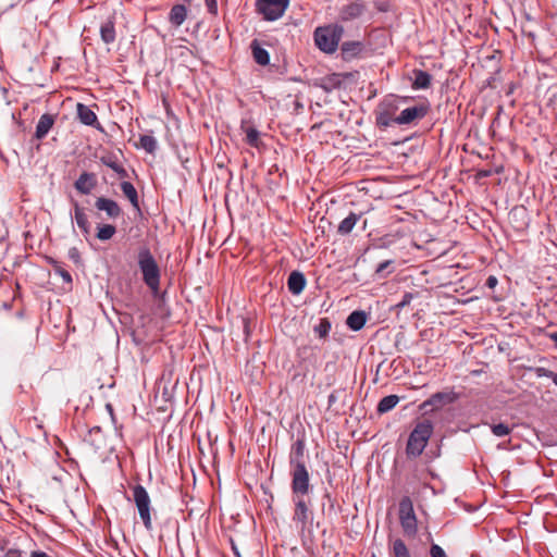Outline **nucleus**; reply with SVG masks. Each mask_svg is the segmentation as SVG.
<instances>
[{"label":"nucleus","mask_w":557,"mask_h":557,"mask_svg":"<svg viewBox=\"0 0 557 557\" xmlns=\"http://www.w3.org/2000/svg\"><path fill=\"white\" fill-rule=\"evenodd\" d=\"M289 4V0H281V16Z\"/></svg>","instance_id":"nucleus-46"},{"label":"nucleus","mask_w":557,"mask_h":557,"mask_svg":"<svg viewBox=\"0 0 557 557\" xmlns=\"http://www.w3.org/2000/svg\"><path fill=\"white\" fill-rule=\"evenodd\" d=\"M399 143H400V141H398V140L393 141V144H394V145H397V144H399Z\"/></svg>","instance_id":"nucleus-50"},{"label":"nucleus","mask_w":557,"mask_h":557,"mask_svg":"<svg viewBox=\"0 0 557 557\" xmlns=\"http://www.w3.org/2000/svg\"><path fill=\"white\" fill-rule=\"evenodd\" d=\"M362 213L350 212L338 225L337 233L339 235H348L357 222L361 219Z\"/></svg>","instance_id":"nucleus-20"},{"label":"nucleus","mask_w":557,"mask_h":557,"mask_svg":"<svg viewBox=\"0 0 557 557\" xmlns=\"http://www.w3.org/2000/svg\"><path fill=\"white\" fill-rule=\"evenodd\" d=\"M121 189L131 203L138 209V195L134 185L129 182H122Z\"/></svg>","instance_id":"nucleus-27"},{"label":"nucleus","mask_w":557,"mask_h":557,"mask_svg":"<svg viewBox=\"0 0 557 557\" xmlns=\"http://www.w3.org/2000/svg\"><path fill=\"white\" fill-rule=\"evenodd\" d=\"M30 557H50V556L45 552L34 550V552H32Z\"/></svg>","instance_id":"nucleus-45"},{"label":"nucleus","mask_w":557,"mask_h":557,"mask_svg":"<svg viewBox=\"0 0 557 557\" xmlns=\"http://www.w3.org/2000/svg\"><path fill=\"white\" fill-rule=\"evenodd\" d=\"M388 549L391 557H411L407 544L401 539L389 540Z\"/></svg>","instance_id":"nucleus-17"},{"label":"nucleus","mask_w":557,"mask_h":557,"mask_svg":"<svg viewBox=\"0 0 557 557\" xmlns=\"http://www.w3.org/2000/svg\"><path fill=\"white\" fill-rule=\"evenodd\" d=\"M331 331V322L327 318H323L320 320L319 324L314 326V333L320 338H325Z\"/></svg>","instance_id":"nucleus-32"},{"label":"nucleus","mask_w":557,"mask_h":557,"mask_svg":"<svg viewBox=\"0 0 557 557\" xmlns=\"http://www.w3.org/2000/svg\"><path fill=\"white\" fill-rule=\"evenodd\" d=\"M545 335L555 343V346L557 348V332H547Z\"/></svg>","instance_id":"nucleus-44"},{"label":"nucleus","mask_w":557,"mask_h":557,"mask_svg":"<svg viewBox=\"0 0 557 557\" xmlns=\"http://www.w3.org/2000/svg\"><path fill=\"white\" fill-rule=\"evenodd\" d=\"M289 473L292 476V488L300 492L307 488V483H310V478L306 467L304 438H297L290 447Z\"/></svg>","instance_id":"nucleus-1"},{"label":"nucleus","mask_w":557,"mask_h":557,"mask_svg":"<svg viewBox=\"0 0 557 557\" xmlns=\"http://www.w3.org/2000/svg\"><path fill=\"white\" fill-rule=\"evenodd\" d=\"M394 263L393 260H385L377 264L375 275L380 278L386 277L385 271Z\"/></svg>","instance_id":"nucleus-38"},{"label":"nucleus","mask_w":557,"mask_h":557,"mask_svg":"<svg viewBox=\"0 0 557 557\" xmlns=\"http://www.w3.org/2000/svg\"><path fill=\"white\" fill-rule=\"evenodd\" d=\"M534 371H535V374L537 377H548L557 386V373L556 372H554L549 369L543 368V367H537V368H535Z\"/></svg>","instance_id":"nucleus-33"},{"label":"nucleus","mask_w":557,"mask_h":557,"mask_svg":"<svg viewBox=\"0 0 557 557\" xmlns=\"http://www.w3.org/2000/svg\"><path fill=\"white\" fill-rule=\"evenodd\" d=\"M133 491V499L137 507L139 517L145 525V528L150 531L152 529V520H151V502L148 492L143 485H135L132 488Z\"/></svg>","instance_id":"nucleus-8"},{"label":"nucleus","mask_w":557,"mask_h":557,"mask_svg":"<svg viewBox=\"0 0 557 557\" xmlns=\"http://www.w3.org/2000/svg\"><path fill=\"white\" fill-rule=\"evenodd\" d=\"M138 267L145 284L152 293H158L160 287V269L148 248H141L138 252Z\"/></svg>","instance_id":"nucleus-3"},{"label":"nucleus","mask_w":557,"mask_h":557,"mask_svg":"<svg viewBox=\"0 0 557 557\" xmlns=\"http://www.w3.org/2000/svg\"><path fill=\"white\" fill-rule=\"evenodd\" d=\"M310 483H307V488L301 492L292 488L293 502L295 505L293 521L301 531L308 527L312 519V512L309 509L308 503L305 500V496L310 492Z\"/></svg>","instance_id":"nucleus-6"},{"label":"nucleus","mask_w":557,"mask_h":557,"mask_svg":"<svg viewBox=\"0 0 557 557\" xmlns=\"http://www.w3.org/2000/svg\"><path fill=\"white\" fill-rule=\"evenodd\" d=\"M69 257L75 263H78L81 261V256H79V252H78V250L76 248H71L69 250Z\"/></svg>","instance_id":"nucleus-42"},{"label":"nucleus","mask_w":557,"mask_h":557,"mask_svg":"<svg viewBox=\"0 0 557 557\" xmlns=\"http://www.w3.org/2000/svg\"><path fill=\"white\" fill-rule=\"evenodd\" d=\"M206 5H207L208 11L212 15H216L218 14V3H216V0H206Z\"/></svg>","instance_id":"nucleus-41"},{"label":"nucleus","mask_w":557,"mask_h":557,"mask_svg":"<svg viewBox=\"0 0 557 557\" xmlns=\"http://www.w3.org/2000/svg\"><path fill=\"white\" fill-rule=\"evenodd\" d=\"M137 149H144L148 153H153L157 149V141H134Z\"/></svg>","instance_id":"nucleus-36"},{"label":"nucleus","mask_w":557,"mask_h":557,"mask_svg":"<svg viewBox=\"0 0 557 557\" xmlns=\"http://www.w3.org/2000/svg\"><path fill=\"white\" fill-rule=\"evenodd\" d=\"M96 185L97 180L95 174L87 172L83 173L74 184L76 190L84 195L90 194Z\"/></svg>","instance_id":"nucleus-16"},{"label":"nucleus","mask_w":557,"mask_h":557,"mask_svg":"<svg viewBox=\"0 0 557 557\" xmlns=\"http://www.w3.org/2000/svg\"><path fill=\"white\" fill-rule=\"evenodd\" d=\"M329 400H330V403H331V401H334V396H333V395H331V396H330V398H329Z\"/></svg>","instance_id":"nucleus-49"},{"label":"nucleus","mask_w":557,"mask_h":557,"mask_svg":"<svg viewBox=\"0 0 557 557\" xmlns=\"http://www.w3.org/2000/svg\"><path fill=\"white\" fill-rule=\"evenodd\" d=\"M251 49H252L253 59L258 64H260V65L269 64V62H270L269 52L265 49L261 48L256 40L251 44Z\"/></svg>","instance_id":"nucleus-26"},{"label":"nucleus","mask_w":557,"mask_h":557,"mask_svg":"<svg viewBox=\"0 0 557 557\" xmlns=\"http://www.w3.org/2000/svg\"><path fill=\"white\" fill-rule=\"evenodd\" d=\"M344 34L343 26L338 24L318 27L314 32V41L320 50L325 53H333Z\"/></svg>","instance_id":"nucleus-5"},{"label":"nucleus","mask_w":557,"mask_h":557,"mask_svg":"<svg viewBox=\"0 0 557 557\" xmlns=\"http://www.w3.org/2000/svg\"><path fill=\"white\" fill-rule=\"evenodd\" d=\"M362 51V44L360 41H346L342 45V53L345 59L356 57Z\"/></svg>","instance_id":"nucleus-25"},{"label":"nucleus","mask_w":557,"mask_h":557,"mask_svg":"<svg viewBox=\"0 0 557 557\" xmlns=\"http://www.w3.org/2000/svg\"><path fill=\"white\" fill-rule=\"evenodd\" d=\"M491 430H492V433L498 437L506 436V435L510 434V432H511V428L505 423L493 424L491 426Z\"/></svg>","instance_id":"nucleus-34"},{"label":"nucleus","mask_w":557,"mask_h":557,"mask_svg":"<svg viewBox=\"0 0 557 557\" xmlns=\"http://www.w3.org/2000/svg\"><path fill=\"white\" fill-rule=\"evenodd\" d=\"M431 84V75L424 71H414V81L412 87L414 89H425Z\"/></svg>","instance_id":"nucleus-28"},{"label":"nucleus","mask_w":557,"mask_h":557,"mask_svg":"<svg viewBox=\"0 0 557 557\" xmlns=\"http://www.w3.org/2000/svg\"><path fill=\"white\" fill-rule=\"evenodd\" d=\"M95 206L98 210L104 211L107 213L108 218H110V219H116L122 213L121 208L117 205V202L112 199H109V198L99 197L96 200Z\"/></svg>","instance_id":"nucleus-14"},{"label":"nucleus","mask_w":557,"mask_h":557,"mask_svg":"<svg viewBox=\"0 0 557 557\" xmlns=\"http://www.w3.org/2000/svg\"><path fill=\"white\" fill-rule=\"evenodd\" d=\"M272 481V478L270 479ZM273 483L270 482L269 484H262L261 488L263 491V496L260 498V510L263 516H265L271 521H276L275 511L273 508L274 503V495L271 492Z\"/></svg>","instance_id":"nucleus-11"},{"label":"nucleus","mask_w":557,"mask_h":557,"mask_svg":"<svg viewBox=\"0 0 557 557\" xmlns=\"http://www.w3.org/2000/svg\"><path fill=\"white\" fill-rule=\"evenodd\" d=\"M247 139H256V132L253 129H251L248 135H247Z\"/></svg>","instance_id":"nucleus-47"},{"label":"nucleus","mask_w":557,"mask_h":557,"mask_svg":"<svg viewBox=\"0 0 557 557\" xmlns=\"http://www.w3.org/2000/svg\"><path fill=\"white\" fill-rule=\"evenodd\" d=\"M372 557H375V556H372Z\"/></svg>","instance_id":"nucleus-51"},{"label":"nucleus","mask_w":557,"mask_h":557,"mask_svg":"<svg viewBox=\"0 0 557 557\" xmlns=\"http://www.w3.org/2000/svg\"><path fill=\"white\" fill-rule=\"evenodd\" d=\"M115 232H116V228L114 225H111V224L99 225L98 232H97V238L99 240H103V242L109 240L114 236Z\"/></svg>","instance_id":"nucleus-30"},{"label":"nucleus","mask_w":557,"mask_h":557,"mask_svg":"<svg viewBox=\"0 0 557 557\" xmlns=\"http://www.w3.org/2000/svg\"><path fill=\"white\" fill-rule=\"evenodd\" d=\"M100 35L102 40L106 44H111L115 40V32H114V25L112 22L108 21L104 24L101 25L100 28Z\"/></svg>","instance_id":"nucleus-29"},{"label":"nucleus","mask_w":557,"mask_h":557,"mask_svg":"<svg viewBox=\"0 0 557 557\" xmlns=\"http://www.w3.org/2000/svg\"><path fill=\"white\" fill-rule=\"evenodd\" d=\"M52 264H53L54 273L57 275H60L65 283L71 284L72 283V276H71L70 272L66 271L65 269H63L61 267V264L59 262H57V261H53Z\"/></svg>","instance_id":"nucleus-35"},{"label":"nucleus","mask_w":557,"mask_h":557,"mask_svg":"<svg viewBox=\"0 0 557 557\" xmlns=\"http://www.w3.org/2000/svg\"><path fill=\"white\" fill-rule=\"evenodd\" d=\"M140 139H141V140H145V139H152V138H151V137H149V136H143V137H140Z\"/></svg>","instance_id":"nucleus-48"},{"label":"nucleus","mask_w":557,"mask_h":557,"mask_svg":"<svg viewBox=\"0 0 557 557\" xmlns=\"http://www.w3.org/2000/svg\"><path fill=\"white\" fill-rule=\"evenodd\" d=\"M101 161L103 162V164L108 165L114 172H116L120 177H126L127 176V173H126L125 169L116 160H114L112 157H102Z\"/></svg>","instance_id":"nucleus-31"},{"label":"nucleus","mask_w":557,"mask_h":557,"mask_svg":"<svg viewBox=\"0 0 557 557\" xmlns=\"http://www.w3.org/2000/svg\"><path fill=\"white\" fill-rule=\"evenodd\" d=\"M433 430L434 425L429 419H423L414 425L406 445V455L408 458H417L423 453L433 434Z\"/></svg>","instance_id":"nucleus-2"},{"label":"nucleus","mask_w":557,"mask_h":557,"mask_svg":"<svg viewBox=\"0 0 557 557\" xmlns=\"http://www.w3.org/2000/svg\"><path fill=\"white\" fill-rule=\"evenodd\" d=\"M412 299H413V295L411 293H405L403 295L401 300L396 305V307L403 309L406 306L410 305Z\"/></svg>","instance_id":"nucleus-40"},{"label":"nucleus","mask_w":557,"mask_h":557,"mask_svg":"<svg viewBox=\"0 0 557 557\" xmlns=\"http://www.w3.org/2000/svg\"><path fill=\"white\" fill-rule=\"evenodd\" d=\"M76 114L78 120L85 125H95L97 123L96 113L86 104L77 103Z\"/></svg>","instance_id":"nucleus-18"},{"label":"nucleus","mask_w":557,"mask_h":557,"mask_svg":"<svg viewBox=\"0 0 557 557\" xmlns=\"http://www.w3.org/2000/svg\"><path fill=\"white\" fill-rule=\"evenodd\" d=\"M498 281L495 276L491 275L487 277L485 285L488 288H494L497 285Z\"/></svg>","instance_id":"nucleus-43"},{"label":"nucleus","mask_w":557,"mask_h":557,"mask_svg":"<svg viewBox=\"0 0 557 557\" xmlns=\"http://www.w3.org/2000/svg\"><path fill=\"white\" fill-rule=\"evenodd\" d=\"M74 219L82 233L87 236L90 232V224L84 208L78 203H75L74 206Z\"/></svg>","instance_id":"nucleus-19"},{"label":"nucleus","mask_w":557,"mask_h":557,"mask_svg":"<svg viewBox=\"0 0 557 557\" xmlns=\"http://www.w3.org/2000/svg\"><path fill=\"white\" fill-rule=\"evenodd\" d=\"M398 516L404 534L408 537H414L418 533V520L413 503L409 496H404L400 499Z\"/></svg>","instance_id":"nucleus-7"},{"label":"nucleus","mask_w":557,"mask_h":557,"mask_svg":"<svg viewBox=\"0 0 557 557\" xmlns=\"http://www.w3.org/2000/svg\"><path fill=\"white\" fill-rule=\"evenodd\" d=\"M462 150L475 154L482 160H490L495 157L494 148L488 141H465Z\"/></svg>","instance_id":"nucleus-10"},{"label":"nucleus","mask_w":557,"mask_h":557,"mask_svg":"<svg viewBox=\"0 0 557 557\" xmlns=\"http://www.w3.org/2000/svg\"><path fill=\"white\" fill-rule=\"evenodd\" d=\"M307 280L300 271H293L287 278V288L293 295H299L306 287Z\"/></svg>","instance_id":"nucleus-15"},{"label":"nucleus","mask_w":557,"mask_h":557,"mask_svg":"<svg viewBox=\"0 0 557 557\" xmlns=\"http://www.w3.org/2000/svg\"><path fill=\"white\" fill-rule=\"evenodd\" d=\"M54 123V119L50 114H44L40 116L36 126V137L41 138L48 134Z\"/></svg>","instance_id":"nucleus-23"},{"label":"nucleus","mask_w":557,"mask_h":557,"mask_svg":"<svg viewBox=\"0 0 557 557\" xmlns=\"http://www.w3.org/2000/svg\"><path fill=\"white\" fill-rule=\"evenodd\" d=\"M366 11V4L361 0L350 2L339 10V20L343 22H349L360 17Z\"/></svg>","instance_id":"nucleus-12"},{"label":"nucleus","mask_w":557,"mask_h":557,"mask_svg":"<svg viewBox=\"0 0 557 557\" xmlns=\"http://www.w3.org/2000/svg\"><path fill=\"white\" fill-rule=\"evenodd\" d=\"M398 401H399V397L397 395L385 396L379 401L376 411L381 414L386 413V412L391 411L392 409H394L396 407V405L398 404Z\"/></svg>","instance_id":"nucleus-24"},{"label":"nucleus","mask_w":557,"mask_h":557,"mask_svg":"<svg viewBox=\"0 0 557 557\" xmlns=\"http://www.w3.org/2000/svg\"><path fill=\"white\" fill-rule=\"evenodd\" d=\"M186 16L187 10L185 5L176 4L171 9L169 20L174 26L178 27L184 23Z\"/></svg>","instance_id":"nucleus-22"},{"label":"nucleus","mask_w":557,"mask_h":557,"mask_svg":"<svg viewBox=\"0 0 557 557\" xmlns=\"http://www.w3.org/2000/svg\"><path fill=\"white\" fill-rule=\"evenodd\" d=\"M426 113L428 107L424 104L406 108L397 116H394L389 110L385 109L380 112L377 123L382 126H388L393 123L410 124L414 121L421 120Z\"/></svg>","instance_id":"nucleus-4"},{"label":"nucleus","mask_w":557,"mask_h":557,"mask_svg":"<svg viewBox=\"0 0 557 557\" xmlns=\"http://www.w3.org/2000/svg\"><path fill=\"white\" fill-rule=\"evenodd\" d=\"M430 556L431 557H448L446 555L445 550L438 544H435V543H432V545L430 547Z\"/></svg>","instance_id":"nucleus-39"},{"label":"nucleus","mask_w":557,"mask_h":557,"mask_svg":"<svg viewBox=\"0 0 557 557\" xmlns=\"http://www.w3.org/2000/svg\"><path fill=\"white\" fill-rule=\"evenodd\" d=\"M503 170V168H495V169H482V170H478L476 173H475V178L476 180H482V178H485V177H490L492 176L494 173H500Z\"/></svg>","instance_id":"nucleus-37"},{"label":"nucleus","mask_w":557,"mask_h":557,"mask_svg":"<svg viewBox=\"0 0 557 557\" xmlns=\"http://www.w3.org/2000/svg\"><path fill=\"white\" fill-rule=\"evenodd\" d=\"M367 322V314L363 311H352L346 320L347 326L352 331L361 330Z\"/></svg>","instance_id":"nucleus-21"},{"label":"nucleus","mask_w":557,"mask_h":557,"mask_svg":"<svg viewBox=\"0 0 557 557\" xmlns=\"http://www.w3.org/2000/svg\"><path fill=\"white\" fill-rule=\"evenodd\" d=\"M257 11L267 21L278 18V0H257Z\"/></svg>","instance_id":"nucleus-13"},{"label":"nucleus","mask_w":557,"mask_h":557,"mask_svg":"<svg viewBox=\"0 0 557 557\" xmlns=\"http://www.w3.org/2000/svg\"><path fill=\"white\" fill-rule=\"evenodd\" d=\"M457 399L458 394L453 389L437 392L422 403L421 409L428 410L430 408V410H438L446 405L455 403Z\"/></svg>","instance_id":"nucleus-9"}]
</instances>
